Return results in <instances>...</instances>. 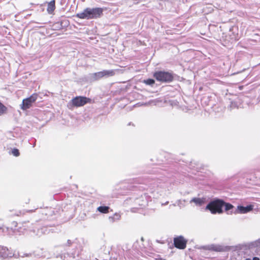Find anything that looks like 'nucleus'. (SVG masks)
Segmentation results:
<instances>
[{
    "instance_id": "nucleus-1",
    "label": "nucleus",
    "mask_w": 260,
    "mask_h": 260,
    "mask_svg": "<svg viewBox=\"0 0 260 260\" xmlns=\"http://www.w3.org/2000/svg\"><path fill=\"white\" fill-rule=\"evenodd\" d=\"M103 10L101 8H87L82 12L77 13L76 16L84 19H96L103 15Z\"/></svg>"
},
{
    "instance_id": "nucleus-2",
    "label": "nucleus",
    "mask_w": 260,
    "mask_h": 260,
    "mask_svg": "<svg viewBox=\"0 0 260 260\" xmlns=\"http://www.w3.org/2000/svg\"><path fill=\"white\" fill-rule=\"evenodd\" d=\"M224 202L221 200H216L210 202L206 206V210H209L212 214L222 213Z\"/></svg>"
},
{
    "instance_id": "nucleus-3",
    "label": "nucleus",
    "mask_w": 260,
    "mask_h": 260,
    "mask_svg": "<svg viewBox=\"0 0 260 260\" xmlns=\"http://www.w3.org/2000/svg\"><path fill=\"white\" fill-rule=\"evenodd\" d=\"M38 98V94L36 93L32 94L30 97L24 99L20 105V108L23 110H26L30 108L32 104L36 102Z\"/></svg>"
},
{
    "instance_id": "nucleus-4",
    "label": "nucleus",
    "mask_w": 260,
    "mask_h": 260,
    "mask_svg": "<svg viewBox=\"0 0 260 260\" xmlns=\"http://www.w3.org/2000/svg\"><path fill=\"white\" fill-rule=\"evenodd\" d=\"M154 77L160 82H169L173 79L172 75L170 73L162 71L155 72Z\"/></svg>"
},
{
    "instance_id": "nucleus-5",
    "label": "nucleus",
    "mask_w": 260,
    "mask_h": 260,
    "mask_svg": "<svg viewBox=\"0 0 260 260\" xmlns=\"http://www.w3.org/2000/svg\"><path fill=\"white\" fill-rule=\"evenodd\" d=\"M91 100L85 96H76L73 99L72 103L75 107H81L86 104L89 103Z\"/></svg>"
},
{
    "instance_id": "nucleus-6",
    "label": "nucleus",
    "mask_w": 260,
    "mask_h": 260,
    "mask_svg": "<svg viewBox=\"0 0 260 260\" xmlns=\"http://www.w3.org/2000/svg\"><path fill=\"white\" fill-rule=\"evenodd\" d=\"M186 240L182 236L175 238L174 239L175 246L181 249L186 247Z\"/></svg>"
},
{
    "instance_id": "nucleus-7",
    "label": "nucleus",
    "mask_w": 260,
    "mask_h": 260,
    "mask_svg": "<svg viewBox=\"0 0 260 260\" xmlns=\"http://www.w3.org/2000/svg\"><path fill=\"white\" fill-rule=\"evenodd\" d=\"M13 254L10 252L9 249L7 247H0V257L2 258H6L11 257L13 256Z\"/></svg>"
},
{
    "instance_id": "nucleus-8",
    "label": "nucleus",
    "mask_w": 260,
    "mask_h": 260,
    "mask_svg": "<svg viewBox=\"0 0 260 260\" xmlns=\"http://www.w3.org/2000/svg\"><path fill=\"white\" fill-rule=\"evenodd\" d=\"M253 206L250 205L246 207L238 206L237 207L238 212L241 214L248 213L253 210Z\"/></svg>"
},
{
    "instance_id": "nucleus-9",
    "label": "nucleus",
    "mask_w": 260,
    "mask_h": 260,
    "mask_svg": "<svg viewBox=\"0 0 260 260\" xmlns=\"http://www.w3.org/2000/svg\"><path fill=\"white\" fill-rule=\"evenodd\" d=\"M190 203H194L196 206L200 207L205 204V199L193 198L190 201Z\"/></svg>"
},
{
    "instance_id": "nucleus-10",
    "label": "nucleus",
    "mask_w": 260,
    "mask_h": 260,
    "mask_svg": "<svg viewBox=\"0 0 260 260\" xmlns=\"http://www.w3.org/2000/svg\"><path fill=\"white\" fill-rule=\"evenodd\" d=\"M90 77L93 80H98L104 77L103 73L102 71L93 73L90 75Z\"/></svg>"
},
{
    "instance_id": "nucleus-11",
    "label": "nucleus",
    "mask_w": 260,
    "mask_h": 260,
    "mask_svg": "<svg viewBox=\"0 0 260 260\" xmlns=\"http://www.w3.org/2000/svg\"><path fill=\"white\" fill-rule=\"evenodd\" d=\"M121 218V215L119 213H115L113 216L109 217V221L110 223L119 221Z\"/></svg>"
},
{
    "instance_id": "nucleus-12",
    "label": "nucleus",
    "mask_w": 260,
    "mask_h": 260,
    "mask_svg": "<svg viewBox=\"0 0 260 260\" xmlns=\"http://www.w3.org/2000/svg\"><path fill=\"white\" fill-rule=\"evenodd\" d=\"M55 8V0H52L48 5L47 11L49 13H52L54 10Z\"/></svg>"
},
{
    "instance_id": "nucleus-13",
    "label": "nucleus",
    "mask_w": 260,
    "mask_h": 260,
    "mask_svg": "<svg viewBox=\"0 0 260 260\" xmlns=\"http://www.w3.org/2000/svg\"><path fill=\"white\" fill-rule=\"evenodd\" d=\"M102 73H103L104 77H108L114 76L115 74V71L113 70H103L102 71Z\"/></svg>"
},
{
    "instance_id": "nucleus-14",
    "label": "nucleus",
    "mask_w": 260,
    "mask_h": 260,
    "mask_svg": "<svg viewBox=\"0 0 260 260\" xmlns=\"http://www.w3.org/2000/svg\"><path fill=\"white\" fill-rule=\"evenodd\" d=\"M210 249L216 251H222L224 250V247L219 245H212Z\"/></svg>"
},
{
    "instance_id": "nucleus-15",
    "label": "nucleus",
    "mask_w": 260,
    "mask_h": 260,
    "mask_svg": "<svg viewBox=\"0 0 260 260\" xmlns=\"http://www.w3.org/2000/svg\"><path fill=\"white\" fill-rule=\"evenodd\" d=\"M109 207L107 206H100L97 210L101 213H107L109 212Z\"/></svg>"
},
{
    "instance_id": "nucleus-16",
    "label": "nucleus",
    "mask_w": 260,
    "mask_h": 260,
    "mask_svg": "<svg viewBox=\"0 0 260 260\" xmlns=\"http://www.w3.org/2000/svg\"><path fill=\"white\" fill-rule=\"evenodd\" d=\"M7 109V107L0 103V115H2L6 113Z\"/></svg>"
},
{
    "instance_id": "nucleus-17",
    "label": "nucleus",
    "mask_w": 260,
    "mask_h": 260,
    "mask_svg": "<svg viewBox=\"0 0 260 260\" xmlns=\"http://www.w3.org/2000/svg\"><path fill=\"white\" fill-rule=\"evenodd\" d=\"M225 207V210L228 211L234 208V206L229 203H226L224 202V206Z\"/></svg>"
},
{
    "instance_id": "nucleus-18",
    "label": "nucleus",
    "mask_w": 260,
    "mask_h": 260,
    "mask_svg": "<svg viewBox=\"0 0 260 260\" xmlns=\"http://www.w3.org/2000/svg\"><path fill=\"white\" fill-rule=\"evenodd\" d=\"M155 81L153 79H148L147 80H144V83H146L147 85H152L154 83Z\"/></svg>"
},
{
    "instance_id": "nucleus-19",
    "label": "nucleus",
    "mask_w": 260,
    "mask_h": 260,
    "mask_svg": "<svg viewBox=\"0 0 260 260\" xmlns=\"http://www.w3.org/2000/svg\"><path fill=\"white\" fill-rule=\"evenodd\" d=\"M12 153L14 156H18L19 155V152L18 149L14 148L12 150Z\"/></svg>"
},
{
    "instance_id": "nucleus-20",
    "label": "nucleus",
    "mask_w": 260,
    "mask_h": 260,
    "mask_svg": "<svg viewBox=\"0 0 260 260\" xmlns=\"http://www.w3.org/2000/svg\"><path fill=\"white\" fill-rule=\"evenodd\" d=\"M185 201V200L182 201L180 200L177 201V205L179 206L180 208L182 207H184V205L183 204L182 202H184Z\"/></svg>"
},
{
    "instance_id": "nucleus-21",
    "label": "nucleus",
    "mask_w": 260,
    "mask_h": 260,
    "mask_svg": "<svg viewBox=\"0 0 260 260\" xmlns=\"http://www.w3.org/2000/svg\"><path fill=\"white\" fill-rule=\"evenodd\" d=\"M254 245L256 247H260V239L254 242Z\"/></svg>"
},
{
    "instance_id": "nucleus-22",
    "label": "nucleus",
    "mask_w": 260,
    "mask_h": 260,
    "mask_svg": "<svg viewBox=\"0 0 260 260\" xmlns=\"http://www.w3.org/2000/svg\"><path fill=\"white\" fill-rule=\"evenodd\" d=\"M245 260H259V258L257 257H254L252 259L250 258H246Z\"/></svg>"
},
{
    "instance_id": "nucleus-23",
    "label": "nucleus",
    "mask_w": 260,
    "mask_h": 260,
    "mask_svg": "<svg viewBox=\"0 0 260 260\" xmlns=\"http://www.w3.org/2000/svg\"><path fill=\"white\" fill-rule=\"evenodd\" d=\"M68 243L70 245L71 244V241L70 240H68Z\"/></svg>"
},
{
    "instance_id": "nucleus-24",
    "label": "nucleus",
    "mask_w": 260,
    "mask_h": 260,
    "mask_svg": "<svg viewBox=\"0 0 260 260\" xmlns=\"http://www.w3.org/2000/svg\"><path fill=\"white\" fill-rule=\"evenodd\" d=\"M168 203V202H167L166 203H165V205L167 204Z\"/></svg>"
},
{
    "instance_id": "nucleus-25",
    "label": "nucleus",
    "mask_w": 260,
    "mask_h": 260,
    "mask_svg": "<svg viewBox=\"0 0 260 260\" xmlns=\"http://www.w3.org/2000/svg\"><path fill=\"white\" fill-rule=\"evenodd\" d=\"M230 214V213H228V214ZM230 214H232V212H231Z\"/></svg>"
}]
</instances>
